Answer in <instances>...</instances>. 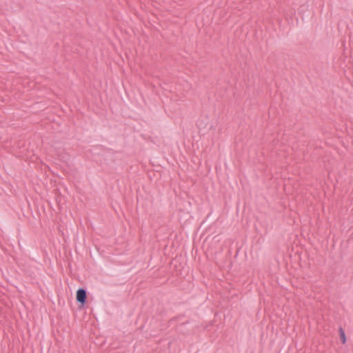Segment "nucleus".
<instances>
[{"instance_id":"obj_1","label":"nucleus","mask_w":353,"mask_h":353,"mask_svg":"<svg viewBox=\"0 0 353 353\" xmlns=\"http://www.w3.org/2000/svg\"><path fill=\"white\" fill-rule=\"evenodd\" d=\"M76 299L77 301L81 304L79 307H83L87 299L86 290H84L83 288H79L77 291Z\"/></svg>"},{"instance_id":"obj_2","label":"nucleus","mask_w":353,"mask_h":353,"mask_svg":"<svg viewBox=\"0 0 353 353\" xmlns=\"http://www.w3.org/2000/svg\"><path fill=\"white\" fill-rule=\"evenodd\" d=\"M339 332H340V338L342 341V343L344 344L346 341V337H345V332L342 327H340Z\"/></svg>"}]
</instances>
